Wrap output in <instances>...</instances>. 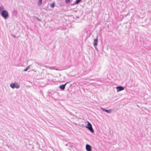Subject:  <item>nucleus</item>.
<instances>
[{
    "mask_svg": "<svg viewBox=\"0 0 151 151\" xmlns=\"http://www.w3.org/2000/svg\"><path fill=\"white\" fill-rule=\"evenodd\" d=\"M81 0H76V1L74 2L73 5L78 4L81 1Z\"/></svg>",
    "mask_w": 151,
    "mask_h": 151,
    "instance_id": "nucleus-10",
    "label": "nucleus"
},
{
    "mask_svg": "<svg viewBox=\"0 0 151 151\" xmlns=\"http://www.w3.org/2000/svg\"><path fill=\"white\" fill-rule=\"evenodd\" d=\"M30 67V66H29L27 67V69H28Z\"/></svg>",
    "mask_w": 151,
    "mask_h": 151,
    "instance_id": "nucleus-18",
    "label": "nucleus"
},
{
    "mask_svg": "<svg viewBox=\"0 0 151 151\" xmlns=\"http://www.w3.org/2000/svg\"><path fill=\"white\" fill-rule=\"evenodd\" d=\"M5 8L3 6H0V13L3 10H4Z\"/></svg>",
    "mask_w": 151,
    "mask_h": 151,
    "instance_id": "nucleus-9",
    "label": "nucleus"
},
{
    "mask_svg": "<svg viewBox=\"0 0 151 151\" xmlns=\"http://www.w3.org/2000/svg\"><path fill=\"white\" fill-rule=\"evenodd\" d=\"M97 42H98V40L97 39H95L93 41V45L94 47H95V48L96 50H97V49L96 48V46L97 45Z\"/></svg>",
    "mask_w": 151,
    "mask_h": 151,
    "instance_id": "nucleus-6",
    "label": "nucleus"
},
{
    "mask_svg": "<svg viewBox=\"0 0 151 151\" xmlns=\"http://www.w3.org/2000/svg\"><path fill=\"white\" fill-rule=\"evenodd\" d=\"M55 4L54 3L51 4L50 5V7L51 8H53L54 7Z\"/></svg>",
    "mask_w": 151,
    "mask_h": 151,
    "instance_id": "nucleus-11",
    "label": "nucleus"
},
{
    "mask_svg": "<svg viewBox=\"0 0 151 151\" xmlns=\"http://www.w3.org/2000/svg\"><path fill=\"white\" fill-rule=\"evenodd\" d=\"M13 37H16V36H15V35H13Z\"/></svg>",
    "mask_w": 151,
    "mask_h": 151,
    "instance_id": "nucleus-20",
    "label": "nucleus"
},
{
    "mask_svg": "<svg viewBox=\"0 0 151 151\" xmlns=\"http://www.w3.org/2000/svg\"><path fill=\"white\" fill-rule=\"evenodd\" d=\"M101 109L104 111H106V109H103V108H101Z\"/></svg>",
    "mask_w": 151,
    "mask_h": 151,
    "instance_id": "nucleus-16",
    "label": "nucleus"
},
{
    "mask_svg": "<svg viewBox=\"0 0 151 151\" xmlns=\"http://www.w3.org/2000/svg\"><path fill=\"white\" fill-rule=\"evenodd\" d=\"M28 70L27 69V68H26V69H24V71H27V70Z\"/></svg>",
    "mask_w": 151,
    "mask_h": 151,
    "instance_id": "nucleus-17",
    "label": "nucleus"
},
{
    "mask_svg": "<svg viewBox=\"0 0 151 151\" xmlns=\"http://www.w3.org/2000/svg\"><path fill=\"white\" fill-rule=\"evenodd\" d=\"M35 18H36V19L37 20H38V21H40L41 20H40V19H39L37 17H35Z\"/></svg>",
    "mask_w": 151,
    "mask_h": 151,
    "instance_id": "nucleus-15",
    "label": "nucleus"
},
{
    "mask_svg": "<svg viewBox=\"0 0 151 151\" xmlns=\"http://www.w3.org/2000/svg\"><path fill=\"white\" fill-rule=\"evenodd\" d=\"M87 125L86 127L92 133H93L94 132V131L93 129L91 123L87 121Z\"/></svg>",
    "mask_w": 151,
    "mask_h": 151,
    "instance_id": "nucleus-3",
    "label": "nucleus"
},
{
    "mask_svg": "<svg viewBox=\"0 0 151 151\" xmlns=\"http://www.w3.org/2000/svg\"><path fill=\"white\" fill-rule=\"evenodd\" d=\"M117 90V92H119L123 90L124 89V88L122 86H118L116 87Z\"/></svg>",
    "mask_w": 151,
    "mask_h": 151,
    "instance_id": "nucleus-4",
    "label": "nucleus"
},
{
    "mask_svg": "<svg viewBox=\"0 0 151 151\" xmlns=\"http://www.w3.org/2000/svg\"><path fill=\"white\" fill-rule=\"evenodd\" d=\"M86 149L87 151H91V146L88 144L86 145Z\"/></svg>",
    "mask_w": 151,
    "mask_h": 151,
    "instance_id": "nucleus-5",
    "label": "nucleus"
},
{
    "mask_svg": "<svg viewBox=\"0 0 151 151\" xmlns=\"http://www.w3.org/2000/svg\"><path fill=\"white\" fill-rule=\"evenodd\" d=\"M45 66V68H47V67H49V66Z\"/></svg>",
    "mask_w": 151,
    "mask_h": 151,
    "instance_id": "nucleus-19",
    "label": "nucleus"
},
{
    "mask_svg": "<svg viewBox=\"0 0 151 151\" xmlns=\"http://www.w3.org/2000/svg\"><path fill=\"white\" fill-rule=\"evenodd\" d=\"M10 86L12 89L14 88H18L20 87V84L17 82H15L13 83H12L10 84Z\"/></svg>",
    "mask_w": 151,
    "mask_h": 151,
    "instance_id": "nucleus-1",
    "label": "nucleus"
},
{
    "mask_svg": "<svg viewBox=\"0 0 151 151\" xmlns=\"http://www.w3.org/2000/svg\"><path fill=\"white\" fill-rule=\"evenodd\" d=\"M0 14L4 19H6L8 16L9 14L6 10H3Z\"/></svg>",
    "mask_w": 151,
    "mask_h": 151,
    "instance_id": "nucleus-2",
    "label": "nucleus"
},
{
    "mask_svg": "<svg viewBox=\"0 0 151 151\" xmlns=\"http://www.w3.org/2000/svg\"><path fill=\"white\" fill-rule=\"evenodd\" d=\"M68 83V82H67L65 84H63L60 86V88L61 89V90H63L65 89V86L66 84Z\"/></svg>",
    "mask_w": 151,
    "mask_h": 151,
    "instance_id": "nucleus-7",
    "label": "nucleus"
},
{
    "mask_svg": "<svg viewBox=\"0 0 151 151\" xmlns=\"http://www.w3.org/2000/svg\"><path fill=\"white\" fill-rule=\"evenodd\" d=\"M47 68H49L50 70H60H60H59L58 69H55V68H54V67H51L50 66H49V67H47Z\"/></svg>",
    "mask_w": 151,
    "mask_h": 151,
    "instance_id": "nucleus-8",
    "label": "nucleus"
},
{
    "mask_svg": "<svg viewBox=\"0 0 151 151\" xmlns=\"http://www.w3.org/2000/svg\"><path fill=\"white\" fill-rule=\"evenodd\" d=\"M42 4V0H39L38 2V5H41Z\"/></svg>",
    "mask_w": 151,
    "mask_h": 151,
    "instance_id": "nucleus-12",
    "label": "nucleus"
},
{
    "mask_svg": "<svg viewBox=\"0 0 151 151\" xmlns=\"http://www.w3.org/2000/svg\"><path fill=\"white\" fill-rule=\"evenodd\" d=\"M67 4L69 3L70 1V0H65Z\"/></svg>",
    "mask_w": 151,
    "mask_h": 151,
    "instance_id": "nucleus-14",
    "label": "nucleus"
},
{
    "mask_svg": "<svg viewBox=\"0 0 151 151\" xmlns=\"http://www.w3.org/2000/svg\"><path fill=\"white\" fill-rule=\"evenodd\" d=\"M112 110L111 109L109 110H106V112L108 113H110L111 112Z\"/></svg>",
    "mask_w": 151,
    "mask_h": 151,
    "instance_id": "nucleus-13",
    "label": "nucleus"
}]
</instances>
